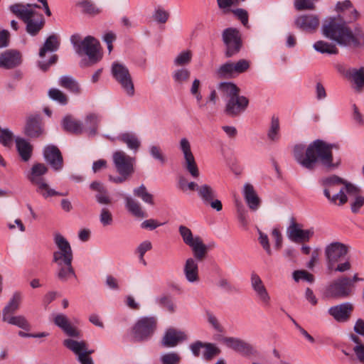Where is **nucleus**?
<instances>
[{
  "label": "nucleus",
  "mask_w": 364,
  "mask_h": 364,
  "mask_svg": "<svg viewBox=\"0 0 364 364\" xmlns=\"http://www.w3.org/2000/svg\"><path fill=\"white\" fill-rule=\"evenodd\" d=\"M53 322L55 325L60 328L67 336L75 338L80 337V331L70 323V319L66 315L57 314L54 316Z\"/></svg>",
  "instance_id": "22"
},
{
  "label": "nucleus",
  "mask_w": 364,
  "mask_h": 364,
  "mask_svg": "<svg viewBox=\"0 0 364 364\" xmlns=\"http://www.w3.org/2000/svg\"><path fill=\"white\" fill-rule=\"evenodd\" d=\"M57 277L62 282H66L72 277H75L72 264L58 266Z\"/></svg>",
  "instance_id": "43"
},
{
  "label": "nucleus",
  "mask_w": 364,
  "mask_h": 364,
  "mask_svg": "<svg viewBox=\"0 0 364 364\" xmlns=\"http://www.w3.org/2000/svg\"><path fill=\"white\" fill-rule=\"evenodd\" d=\"M203 347L205 348L203 358L207 360L212 359L214 356L220 353V349L213 343H203Z\"/></svg>",
  "instance_id": "56"
},
{
  "label": "nucleus",
  "mask_w": 364,
  "mask_h": 364,
  "mask_svg": "<svg viewBox=\"0 0 364 364\" xmlns=\"http://www.w3.org/2000/svg\"><path fill=\"white\" fill-rule=\"evenodd\" d=\"M22 299L23 294L21 291H16L14 292L8 304L3 309L2 315L14 314L15 311H16L20 307Z\"/></svg>",
  "instance_id": "34"
},
{
  "label": "nucleus",
  "mask_w": 364,
  "mask_h": 364,
  "mask_svg": "<svg viewBox=\"0 0 364 364\" xmlns=\"http://www.w3.org/2000/svg\"><path fill=\"white\" fill-rule=\"evenodd\" d=\"M150 155L155 159L159 161L161 164L166 161V156L163 154L161 148L156 145H151L149 147Z\"/></svg>",
  "instance_id": "60"
},
{
  "label": "nucleus",
  "mask_w": 364,
  "mask_h": 364,
  "mask_svg": "<svg viewBox=\"0 0 364 364\" xmlns=\"http://www.w3.org/2000/svg\"><path fill=\"white\" fill-rule=\"evenodd\" d=\"M345 76L350 80L357 90L360 91L364 87V67L351 68L346 70Z\"/></svg>",
  "instance_id": "29"
},
{
  "label": "nucleus",
  "mask_w": 364,
  "mask_h": 364,
  "mask_svg": "<svg viewBox=\"0 0 364 364\" xmlns=\"http://www.w3.org/2000/svg\"><path fill=\"white\" fill-rule=\"evenodd\" d=\"M191 75L190 71L186 68H181L173 73V78L174 81L178 84H183L188 81Z\"/></svg>",
  "instance_id": "55"
},
{
  "label": "nucleus",
  "mask_w": 364,
  "mask_h": 364,
  "mask_svg": "<svg viewBox=\"0 0 364 364\" xmlns=\"http://www.w3.org/2000/svg\"><path fill=\"white\" fill-rule=\"evenodd\" d=\"M2 321L24 330H28L30 327L29 323L26 318L21 315L14 316L13 314H3Z\"/></svg>",
  "instance_id": "35"
},
{
  "label": "nucleus",
  "mask_w": 364,
  "mask_h": 364,
  "mask_svg": "<svg viewBox=\"0 0 364 364\" xmlns=\"http://www.w3.org/2000/svg\"><path fill=\"white\" fill-rule=\"evenodd\" d=\"M180 360V355L175 352L164 353L161 356V362L162 364H178Z\"/></svg>",
  "instance_id": "58"
},
{
  "label": "nucleus",
  "mask_w": 364,
  "mask_h": 364,
  "mask_svg": "<svg viewBox=\"0 0 364 364\" xmlns=\"http://www.w3.org/2000/svg\"><path fill=\"white\" fill-rule=\"evenodd\" d=\"M119 139L126 144L129 149L134 151H136L141 146V141L136 135L132 133H124L119 136Z\"/></svg>",
  "instance_id": "41"
},
{
  "label": "nucleus",
  "mask_w": 364,
  "mask_h": 364,
  "mask_svg": "<svg viewBox=\"0 0 364 364\" xmlns=\"http://www.w3.org/2000/svg\"><path fill=\"white\" fill-rule=\"evenodd\" d=\"M313 0H294V5L297 11L314 10L316 8L315 2Z\"/></svg>",
  "instance_id": "57"
},
{
  "label": "nucleus",
  "mask_w": 364,
  "mask_h": 364,
  "mask_svg": "<svg viewBox=\"0 0 364 364\" xmlns=\"http://www.w3.org/2000/svg\"><path fill=\"white\" fill-rule=\"evenodd\" d=\"M70 41L78 55H85L88 57V59H82L80 61V67L92 66L101 60L100 44L95 38L87 36L82 40L79 34H75L71 36Z\"/></svg>",
  "instance_id": "4"
},
{
  "label": "nucleus",
  "mask_w": 364,
  "mask_h": 364,
  "mask_svg": "<svg viewBox=\"0 0 364 364\" xmlns=\"http://www.w3.org/2000/svg\"><path fill=\"white\" fill-rule=\"evenodd\" d=\"M156 327V319L155 317H142L136 322L133 328L134 336L139 341L147 339L154 333Z\"/></svg>",
  "instance_id": "13"
},
{
  "label": "nucleus",
  "mask_w": 364,
  "mask_h": 364,
  "mask_svg": "<svg viewBox=\"0 0 364 364\" xmlns=\"http://www.w3.org/2000/svg\"><path fill=\"white\" fill-rule=\"evenodd\" d=\"M346 191L345 189V186L339 188L338 192H335L333 194L330 195V198H327V199L332 203L337 205H343L348 201V197L346 196Z\"/></svg>",
  "instance_id": "44"
},
{
  "label": "nucleus",
  "mask_w": 364,
  "mask_h": 364,
  "mask_svg": "<svg viewBox=\"0 0 364 364\" xmlns=\"http://www.w3.org/2000/svg\"><path fill=\"white\" fill-rule=\"evenodd\" d=\"M195 258H188L185 261L183 273L186 279L190 283H196L199 281L198 266Z\"/></svg>",
  "instance_id": "28"
},
{
  "label": "nucleus",
  "mask_w": 364,
  "mask_h": 364,
  "mask_svg": "<svg viewBox=\"0 0 364 364\" xmlns=\"http://www.w3.org/2000/svg\"><path fill=\"white\" fill-rule=\"evenodd\" d=\"M178 232L183 242L191 249L196 259L203 260L206 256L208 247L202 238L198 235L194 236L191 230L183 225L178 227Z\"/></svg>",
  "instance_id": "5"
},
{
  "label": "nucleus",
  "mask_w": 364,
  "mask_h": 364,
  "mask_svg": "<svg viewBox=\"0 0 364 364\" xmlns=\"http://www.w3.org/2000/svg\"><path fill=\"white\" fill-rule=\"evenodd\" d=\"M355 285L350 278L342 276L334 279L326 288L327 296L334 299L348 298L354 294Z\"/></svg>",
  "instance_id": "6"
},
{
  "label": "nucleus",
  "mask_w": 364,
  "mask_h": 364,
  "mask_svg": "<svg viewBox=\"0 0 364 364\" xmlns=\"http://www.w3.org/2000/svg\"><path fill=\"white\" fill-rule=\"evenodd\" d=\"M244 198L249 207L252 211H256L260 205V198L256 193L254 187L250 183H245L242 191Z\"/></svg>",
  "instance_id": "26"
},
{
  "label": "nucleus",
  "mask_w": 364,
  "mask_h": 364,
  "mask_svg": "<svg viewBox=\"0 0 364 364\" xmlns=\"http://www.w3.org/2000/svg\"><path fill=\"white\" fill-rule=\"evenodd\" d=\"M48 96L50 99L58 102L61 105H66L68 103V97L60 90L56 88H51L48 91Z\"/></svg>",
  "instance_id": "53"
},
{
  "label": "nucleus",
  "mask_w": 364,
  "mask_h": 364,
  "mask_svg": "<svg viewBox=\"0 0 364 364\" xmlns=\"http://www.w3.org/2000/svg\"><path fill=\"white\" fill-rule=\"evenodd\" d=\"M100 221L103 226L111 225L113 222L112 214L109 209L103 208L100 214Z\"/></svg>",
  "instance_id": "62"
},
{
  "label": "nucleus",
  "mask_w": 364,
  "mask_h": 364,
  "mask_svg": "<svg viewBox=\"0 0 364 364\" xmlns=\"http://www.w3.org/2000/svg\"><path fill=\"white\" fill-rule=\"evenodd\" d=\"M15 141L17 151L21 159L23 161H28L32 155V145L28 141L21 137H16Z\"/></svg>",
  "instance_id": "31"
},
{
  "label": "nucleus",
  "mask_w": 364,
  "mask_h": 364,
  "mask_svg": "<svg viewBox=\"0 0 364 364\" xmlns=\"http://www.w3.org/2000/svg\"><path fill=\"white\" fill-rule=\"evenodd\" d=\"M354 304L350 302H343L328 309V314L338 323L348 322L354 311Z\"/></svg>",
  "instance_id": "15"
},
{
  "label": "nucleus",
  "mask_w": 364,
  "mask_h": 364,
  "mask_svg": "<svg viewBox=\"0 0 364 364\" xmlns=\"http://www.w3.org/2000/svg\"><path fill=\"white\" fill-rule=\"evenodd\" d=\"M186 339L187 336L183 331L170 328L166 331L161 339V345L165 348H173Z\"/></svg>",
  "instance_id": "24"
},
{
  "label": "nucleus",
  "mask_w": 364,
  "mask_h": 364,
  "mask_svg": "<svg viewBox=\"0 0 364 364\" xmlns=\"http://www.w3.org/2000/svg\"><path fill=\"white\" fill-rule=\"evenodd\" d=\"M218 341L226 347L244 356H252L257 353L256 348L252 344L239 338L220 336Z\"/></svg>",
  "instance_id": "11"
},
{
  "label": "nucleus",
  "mask_w": 364,
  "mask_h": 364,
  "mask_svg": "<svg viewBox=\"0 0 364 364\" xmlns=\"http://www.w3.org/2000/svg\"><path fill=\"white\" fill-rule=\"evenodd\" d=\"M332 149L333 144L317 139L307 147L301 144L295 145L294 156L298 164L306 169H314L317 162H320L326 168L333 170L340 166L341 161L333 162Z\"/></svg>",
  "instance_id": "1"
},
{
  "label": "nucleus",
  "mask_w": 364,
  "mask_h": 364,
  "mask_svg": "<svg viewBox=\"0 0 364 364\" xmlns=\"http://www.w3.org/2000/svg\"><path fill=\"white\" fill-rule=\"evenodd\" d=\"M62 126L65 131L73 134H80L83 132L82 124L70 115L63 119Z\"/></svg>",
  "instance_id": "33"
},
{
  "label": "nucleus",
  "mask_w": 364,
  "mask_h": 364,
  "mask_svg": "<svg viewBox=\"0 0 364 364\" xmlns=\"http://www.w3.org/2000/svg\"><path fill=\"white\" fill-rule=\"evenodd\" d=\"M156 303L166 309L170 313H174L176 309V304L172 301L171 296L163 295L156 299Z\"/></svg>",
  "instance_id": "49"
},
{
  "label": "nucleus",
  "mask_w": 364,
  "mask_h": 364,
  "mask_svg": "<svg viewBox=\"0 0 364 364\" xmlns=\"http://www.w3.org/2000/svg\"><path fill=\"white\" fill-rule=\"evenodd\" d=\"M319 25V16L314 14L299 15L294 19L296 28L306 33H314L318 29Z\"/></svg>",
  "instance_id": "16"
},
{
  "label": "nucleus",
  "mask_w": 364,
  "mask_h": 364,
  "mask_svg": "<svg viewBox=\"0 0 364 364\" xmlns=\"http://www.w3.org/2000/svg\"><path fill=\"white\" fill-rule=\"evenodd\" d=\"M73 258V253L54 252L53 262L55 263L57 266H62L65 264H72Z\"/></svg>",
  "instance_id": "48"
},
{
  "label": "nucleus",
  "mask_w": 364,
  "mask_h": 364,
  "mask_svg": "<svg viewBox=\"0 0 364 364\" xmlns=\"http://www.w3.org/2000/svg\"><path fill=\"white\" fill-rule=\"evenodd\" d=\"M178 149L183 156V167L192 178H198L200 176V171L192 152L190 141L186 137L181 138L179 141Z\"/></svg>",
  "instance_id": "8"
},
{
  "label": "nucleus",
  "mask_w": 364,
  "mask_h": 364,
  "mask_svg": "<svg viewBox=\"0 0 364 364\" xmlns=\"http://www.w3.org/2000/svg\"><path fill=\"white\" fill-rule=\"evenodd\" d=\"M31 7L39 8L38 4H14L9 6V10L18 18H21L23 22L27 21L29 18H32L35 11Z\"/></svg>",
  "instance_id": "25"
},
{
  "label": "nucleus",
  "mask_w": 364,
  "mask_h": 364,
  "mask_svg": "<svg viewBox=\"0 0 364 364\" xmlns=\"http://www.w3.org/2000/svg\"><path fill=\"white\" fill-rule=\"evenodd\" d=\"M314 48L318 53L322 54H337L338 50L335 45L328 43L323 41H318L314 43Z\"/></svg>",
  "instance_id": "42"
},
{
  "label": "nucleus",
  "mask_w": 364,
  "mask_h": 364,
  "mask_svg": "<svg viewBox=\"0 0 364 364\" xmlns=\"http://www.w3.org/2000/svg\"><path fill=\"white\" fill-rule=\"evenodd\" d=\"M323 35L338 45L355 48L364 47V32L360 27L350 29L346 22L336 18H327L322 26Z\"/></svg>",
  "instance_id": "2"
},
{
  "label": "nucleus",
  "mask_w": 364,
  "mask_h": 364,
  "mask_svg": "<svg viewBox=\"0 0 364 364\" xmlns=\"http://www.w3.org/2000/svg\"><path fill=\"white\" fill-rule=\"evenodd\" d=\"M348 252V247L340 242H333L326 245L324 250L328 269H333Z\"/></svg>",
  "instance_id": "12"
},
{
  "label": "nucleus",
  "mask_w": 364,
  "mask_h": 364,
  "mask_svg": "<svg viewBox=\"0 0 364 364\" xmlns=\"http://www.w3.org/2000/svg\"><path fill=\"white\" fill-rule=\"evenodd\" d=\"M152 16L155 21L159 23H165L170 16V13L164 8L159 6L154 10Z\"/></svg>",
  "instance_id": "54"
},
{
  "label": "nucleus",
  "mask_w": 364,
  "mask_h": 364,
  "mask_svg": "<svg viewBox=\"0 0 364 364\" xmlns=\"http://www.w3.org/2000/svg\"><path fill=\"white\" fill-rule=\"evenodd\" d=\"M124 200L125 207L132 215L138 218H144L147 216L146 212L137 200L130 196H125Z\"/></svg>",
  "instance_id": "32"
},
{
  "label": "nucleus",
  "mask_w": 364,
  "mask_h": 364,
  "mask_svg": "<svg viewBox=\"0 0 364 364\" xmlns=\"http://www.w3.org/2000/svg\"><path fill=\"white\" fill-rule=\"evenodd\" d=\"M54 242L58 247V250L56 252L73 253L70 243L61 234H55Z\"/></svg>",
  "instance_id": "46"
},
{
  "label": "nucleus",
  "mask_w": 364,
  "mask_h": 364,
  "mask_svg": "<svg viewBox=\"0 0 364 364\" xmlns=\"http://www.w3.org/2000/svg\"><path fill=\"white\" fill-rule=\"evenodd\" d=\"M43 156L46 161L55 171L63 168V160L59 149L54 145H48L44 148Z\"/></svg>",
  "instance_id": "23"
},
{
  "label": "nucleus",
  "mask_w": 364,
  "mask_h": 364,
  "mask_svg": "<svg viewBox=\"0 0 364 364\" xmlns=\"http://www.w3.org/2000/svg\"><path fill=\"white\" fill-rule=\"evenodd\" d=\"M134 195L141 198L144 203L154 205V196L148 192L144 185H141L139 187L136 188L133 191Z\"/></svg>",
  "instance_id": "45"
},
{
  "label": "nucleus",
  "mask_w": 364,
  "mask_h": 364,
  "mask_svg": "<svg viewBox=\"0 0 364 364\" xmlns=\"http://www.w3.org/2000/svg\"><path fill=\"white\" fill-rule=\"evenodd\" d=\"M222 39L226 46L225 56L227 58H230L239 53L242 47V39L237 28H225L222 33Z\"/></svg>",
  "instance_id": "10"
},
{
  "label": "nucleus",
  "mask_w": 364,
  "mask_h": 364,
  "mask_svg": "<svg viewBox=\"0 0 364 364\" xmlns=\"http://www.w3.org/2000/svg\"><path fill=\"white\" fill-rule=\"evenodd\" d=\"M100 121V116L96 113H89L85 116L84 119L85 127L89 135L94 136L97 134Z\"/></svg>",
  "instance_id": "36"
},
{
  "label": "nucleus",
  "mask_w": 364,
  "mask_h": 364,
  "mask_svg": "<svg viewBox=\"0 0 364 364\" xmlns=\"http://www.w3.org/2000/svg\"><path fill=\"white\" fill-rule=\"evenodd\" d=\"M111 73L124 93L129 97H133L135 94L134 85L128 68L124 64L114 62L111 67Z\"/></svg>",
  "instance_id": "7"
},
{
  "label": "nucleus",
  "mask_w": 364,
  "mask_h": 364,
  "mask_svg": "<svg viewBox=\"0 0 364 364\" xmlns=\"http://www.w3.org/2000/svg\"><path fill=\"white\" fill-rule=\"evenodd\" d=\"M76 6L80 9L82 13L91 16H97L102 12V9L90 0L79 1L77 2Z\"/></svg>",
  "instance_id": "37"
},
{
  "label": "nucleus",
  "mask_w": 364,
  "mask_h": 364,
  "mask_svg": "<svg viewBox=\"0 0 364 364\" xmlns=\"http://www.w3.org/2000/svg\"><path fill=\"white\" fill-rule=\"evenodd\" d=\"M293 278L295 282H299L300 280L307 281L310 283L313 282L314 280V277L313 274L305 271V270H296L293 272Z\"/></svg>",
  "instance_id": "61"
},
{
  "label": "nucleus",
  "mask_w": 364,
  "mask_h": 364,
  "mask_svg": "<svg viewBox=\"0 0 364 364\" xmlns=\"http://www.w3.org/2000/svg\"><path fill=\"white\" fill-rule=\"evenodd\" d=\"M48 172V168L43 164L37 163L33 165L26 177L33 186L44 181L43 176Z\"/></svg>",
  "instance_id": "27"
},
{
  "label": "nucleus",
  "mask_w": 364,
  "mask_h": 364,
  "mask_svg": "<svg viewBox=\"0 0 364 364\" xmlns=\"http://www.w3.org/2000/svg\"><path fill=\"white\" fill-rule=\"evenodd\" d=\"M193 53L190 50H183L174 59V65L176 66L187 65L191 61Z\"/></svg>",
  "instance_id": "51"
},
{
  "label": "nucleus",
  "mask_w": 364,
  "mask_h": 364,
  "mask_svg": "<svg viewBox=\"0 0 364 364\" xmlns=\"http://www.w3.org/2000/svg\"><path fill=\"white\" fill-rule=\"evenodd\" d=\"M251 287L261 304L264 307L269 306L271 296L262 280L256 274L251 275Z\"/></svg>",
  "instance_id": "20"
},
{
  "label": "nucleus",
  "mask_w": 364,
  "mask_h": 364,
  "mask_svg": "<svg viewBox=\"0 0 364 364\" xmlns=\"http://www.w3.org/2000/svg\"><path fill=\"white\" fill-rule=\"evenodd\" d=\"M216 75L219 77H232L235 76L234 71L233 63L228 62L225 64L221 65L216 70Z\"/></svg>",
  "instance_id": "47"
},
{
  "label": "nucleus",
  "mask_w": 364,
  "mask_h": 364,
  "mask_svg": "<svg viewBox=\"0 0 364 364\" xmlns=\"http://www.w3.org/2000/svg\"><path fill=\"white\" fill-rule=\"evenodd\" d=\"M208 322L212 326V327L218 333H223L225 329L220 323L217 317L211 313L207 314Z\"/></svg>",
  "instance_id": "64"
},
{
  "label": "nucleus",
  "mask_w": 364,
  "mask_h": 364,
  "mask_svg": "<svg viewBox=\"0 0 364 364\" xmlns=\"http://www.w3.org/2000/svg\"><path fill=\"white\" fill-rule=\"evenodd\" d=\"M60 46V42L57 36L51 35L45 41L43 46L39 51V56L43 58L46 56V52L56 51Z\"/></svg>",
  "instance_id": "38"
},
{
  "label": "nucleus",
  "mask_w": 364,
  "mask_h": 364,
  "mask_svg": "<svg viewBox=\"0 0 364 364\" xmlns=\"http://www.w3.org/2000/svg\"><path fill=\"white\" fill-rule=\"evenodd\" d=\"M59 85L71 92L80 93L81 90L78 82L71 76L65 75L60 77Z\"/></svg>",
  "instance_id": "40"
},
{
  "label": "nucleus",
  "mask_w": 364,
  "mask_h": 364,
  "mask_svg": "<svg viewBox=\"0 0 364 364\" xmlns=\"http://www.w3.org/2000/svg\"><path fill=\"white\" fill-rule=\"evenodd\" d=\"M112 159L116 170L119 174L132 175L134 173V158L122 151H117L114 152Z\"/></svg>",
  "instance_id": "14"
},
{
  "label": "nucleus",
  "mask_w": 364,
  "mask_h": 364,
  "mask_svg": "<svg viewBox=\"0 0 364 364\" xmlns=\"http://www.w3.org/2000/svg\"><path fill=\"white\" fill-rule=\"evenodd\" d=\"M218 90L222 97L225 100V113L230 117H237L245 112L248 106L249 100L240 95V89L232 82H220Z\"/></svg>",
  "instance_id": "3"
},
{
  "label": "nucleus",
  "mask_w": 364,
  "mask_h": 364,
  "mask_svg": "<svg viewBox=\"0 0 364 364\" xmlns=\"http://www.w3.org/2000/svg\"><path fill=\"white\" fill-rule=\"evenodd\" d=\"M23 63L22 53L16 49H9L0 53V68L11 70Z\"/></svg>",
  "instance_id": "19"
},
{
  "label": "nucleus",
  "mask_w": 364,
  "mask_h": 364,
  "mask_svg": "<svg viewBox=\"0 0 364 364\" xmlns=\"http://www.w3.org/2000/svg\"><path fill=\"white\" fill-rule=\"evenodd\" d=\"M35 186L36 193L41 196L44 199H48V198L53 196H63V193L52 188L46 181Z\"/></svg>",
  "instance_id": "39"
},
{
  "label": "nucleus",
  "mask_w": 364,
  "mask_h": 364,
  "mask_svg": "<svg viewBox=\"0 0 364 364\" xmlns=\"http://www.w3.org/2000/svg\"><path fill=\"white\" fill-rule=\"evenodd\" d=\"M44 129L40 115H30L27 117L24 134L30 138H38L43 135Z\"/></svg>",
  "instance_id": "21"
},
{
  "label": "nucleus",
  "mask_w": 364,
  "mask_h": 364,
  "mask_svg": "<svg viewBox=\"0 0 364 364\" xmlns=\"http://www.w3.org/2000/svg\"><path fill=\"white\" fill-rule=\"evenodd\" d=\"M321 183L324 187L323 194L326 198H330L331 194L338 191L341 186H345L346 191L349 195H356L359 192L358 187L336 175L324 178Z\"/></svg>",
  "instance_id": "9"
},
{
  "label": "nucleus",
  "mask_w": 364,
  "mask_h": 364,
  "mask_svg": "<svg viewBox=\"0 0 364 364\" xmlns=\"http://www.w3.org/2000/svg\"><path fill=\"white\" fill-rule=\"evenodd\" d=\"M63 345L77 356L84 353H94V350L88 349L87 343L85 341H75L71 338H68L64 340Z\"/></svg>",
  "instance_id": "30"
},
{
  "label": "nucleus",
  "mask_w": 364,
  "mask_h": 364,
  "mask_svg": "<svg viewBox=\"0 0 364 364\" xmlns=\"http://www.w3.org/2000/svg\"><path fill=\"white\" fill-rule=\"evenodd\" d=\"M198 196L204 205H208L217 211H220L223 209L221 201L216 198V192L210 185L207 183L200 185Z\"/></svg>",
  "instance_id": "18"
},
{
  "label": "nucleus",
  "mask_w": 364,
  "mask_h": 364,
  "mask_svg": "<svg viewBox=\"0 0 364 364\" xmlns=\"http://www.w3.org/2000/svg\"><path fill=\"white\" fill-rule=\"evenodd\" d=\"M14 135L9 129H3L0 127V144L4 147L10 148L14 141Z\"/></svg>",
  "instance_id": "50"
},
{
  "label": "nucleus",
  "mask_w": 364,
  "mask_h": 364,
  "mask_svg": "<svg viewBox=\"0 0 364 364\" xmlns=\"http://www.w3.org/2000/svg\"><path fill=\"white\" fill-rule=\"evenodd\" d=\"M268 138L271 141H277L279 138V122L278 118L272 117L268 132Z\"/></svg>",
  "instance_id": "52"
},
{
  "label": "nucleus",
  "mask_w": 364,
  "mask_h": 364,
  "mask_svg": "<svg viewBox=\"0 0 364 364\" xmlns=\"http://www.w3.org/2000/svg\"><path fill=\"white\" fill-rule=\"evenodd\" d=\"M301 224L292 222L287 228L288 238L295 243L309 242L314 234V229L303 230Z\"/></svg>",
  "instance_id": "17"
},
{
  "label": "nucleus",
  "mask_w": 364,
  "mask_h": 364,
  "mask_svg": "<svg viewBox=\"0 0 364 364\" xmlns=\"http://www.w3.org/2000/svg\"><path fill=\"white\" fill-rule=\"evenodd\" d=\"M151 248L152 244L149 240L143 241L138 245L136 248V253L139 255L140 260L142 261L144 264H146V262L144 259V256L145 253L150 250Z\"/></svg>",
  "instance_id": "63"
},
{
  "label": "nucleus",
  "mask_w": 364,
  "mask_h": 364,
  "mask_svg": "<svg viewBox=\"0 0 364 364\" xmlns=\"http://www.w3.org/2000/svg\"><path fill=\"white\" fill-rule=\"evenodd\" d=\"M25 23H26V31L32 36L36 35L43 26L42 21H34L32 18H29L27 21H25Z\"/></svg>",
  "instance_id": "59"
}]
</instances>
